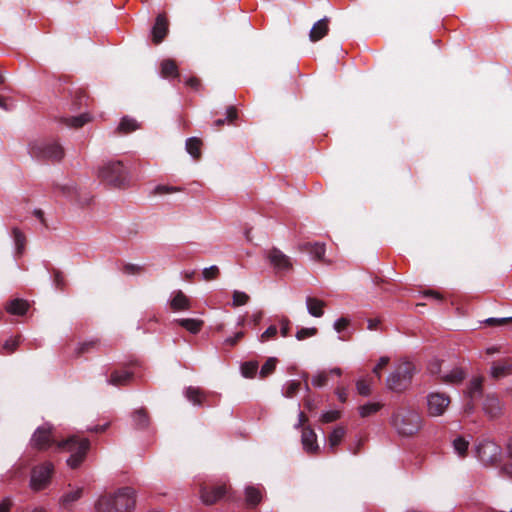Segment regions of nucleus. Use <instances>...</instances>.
Segmentation results:
<instances>
[{
	"label": "nucleus",
	"instance_id": "obj_1",
	"mask_svg": "<svg viewBox=\"0 0 512 512\" xmlns=\"http://www.w3.org/2000/svg\"><path fill=\"white\" fill-rule=\"evenodd\" d=\"M55 443L57 444L58 450L71 453L70 457L67 459V464L73 469L77 468L83 462L89 448L88 439H80L76 436H72L66 440L58 442L54 433V428L49 423H45L38 427L34 431L30 440L31 446L38 450H47Z\"/></svg>",
	"mask_w": 512,
	"mask_h": 512
},
{
	"label": "nucleus",
	"instance_id": "obj_2",
	"mask_svg": "<svg viewBox=\"0 0 512 512\" xmlns=\"http://www.w3.org/2000/svg\"><path fill=\"white\" fill-rule=\"evenodd\" d=\"M136 505V492L130 487L100 496L95 502L96 512H131Z\"/></svg>",
	"mask_w": 512,
	"mask_h": 512
},
{
	"label": "nucleus",
	"instance_id": "obj_3",
	"mask_svg": "<svg viewBox=\"0 0 512 512\" xmlns=\"http://www.w3.org/2000/svg\"><path fill=\"white\" fill-rule=\"evenodd\" d=\"M391 426L398 435L412 437L423 427V418L414 408L403 406L397 408L391 416Z\"/></svg>",
	"mask_w": 512,
	"mask_h": 512
},
{
	"label": "nucleus",
	"instance_id": "obj_4",
	"mask_svg": "<svg viewBox=\"0 0 512 512\" xmlns=\"http://www.w3.org/2000/svg\"><path fill=\"white\" fill-rule=\"evenodd\" d=\"M98 176L114 187H125L130 183L129 172L121 161L103 164L98 170Z\"/></svg>",
	"mask_w": 512,
	"mask_h": 512
},
{
	"label": "nucleus",
	"instance_id": "obj_5",
	"mask_svg": "<svg viewBox=\"0 0 512 512\" xmlns=\"http://www.w3.org/2000/svg\"><path fill=\"white\" fill-rule=\"evenodd\" d=\"M501 447L490 439H482L475 446L478 460L486 467L494 466L501 458Z\"/></svg>",
	"mask_w": 512,
	"mask_h": 512
},
{
	"label": "nucleus",
	"instance_id": "obj_6",
	"mask_svg": "<svg viewBox=\"0 0 512 512\" xmlns=\"http://www.w3.org/2000/svg\"><path fill=\"white\" fill-rule=\"evenodd\" d=\"M29 153L37 159L61 160L64 150L58 143L34 141L29 144Z\"/></svg>",
	"mask_w": 512,
	"mask_h": 512
},
{
	"label": "nucleus",
	"instance_id": "obj_7",
	"mask_svg": "<svg viewBox=\"0 0 512 512\" xmlns=\"http://www.w3.org/2000/svg\"><path fill=\"white\" fill-rule=\"evenodd\" d=\"M450 397L443 392H431L426 397L427 414L430 417H440L450 406Z\"/></svg>",
	"mask_w": 512,
	"mask_h": 512
},
{
	"label": "nucleus",
	"instance_id": "obj_8",
	"mask_svg": "<svg viewBox=\"0 0 512 512\" xmlns=\"http://www.w3.org/2000/svg\"><path fill=\"white\" fill-rule=\"evenodd\" d=\"M413 371L414 367L410 363H403L399 365L396 371L387 377L388 388L394 391L404 389L410 381Z\"/></svg>",
	"mask_w": 512,
	"mask_h": 512
},
{
	"label": "nucleus",
	"instance_id": "obj_9",
	"mask_svg": "<svg viewBox=\"0 0 512 512\" xmlns=\"http://www.w3.org/2000/svg\"><path fill=\"white\" fill-rule=\"evenodd\" d=\"M54 467L50 462H45L33 468L30 479V487L34 491L45 489L51 479Z\"/></svg>",
	"mask_w": 512,
	"mask_h": 512
},
{
	"label": "nucleus",
	"instance_id": "obj_10",
	"mask_svg": "<svg viewBox=\"0 0 512 512\" xmlns=\"http://www.w3.org/2000/svg\"><path fill=\"white\" fill-rule=\"evenodd\" d=\"M265 257L276 271H290L293 268L292 259L276 247L266 250Z\"/></svg>",
	"mask_w": 512,
	"mask_h": 512
},
{
	"label": "nucleus",
	"instance_id": "obj_11",
	"mask_svg": "<svg viewBox=\"0 0 512 512\" xmlns=\"http://www.w3.org/2000/svg\"><path fill=\"white\" fill-rule=\"evenodd\" d=\"M227 493L226 485H218L215 487H202L200 497L204 504L212 505L221 499Z\"/></svg>",
	"mask_w": 512,
	"mask_h": 512
},
{
	"label": "nucleus",
	"instance_id": "obj_12",
	"mask_svg": "<svg viewBox=\"0 0 512 512\" xmlns=\"http://www.w3.org/2000/svg\"><path fill=\"white\" fill-rule=\"evenodd\" d=\"M512 374V359L505 358L495 361L490 367V376L494 379H500Z\"/></svg>",
	"mask_w": 512,
	"mask_h": 512
},
{
	"label": "nucleus",
	"instance_id": "obj_13",
	"mask_svg": "<svg viewBox=\"0 0 512 512\" xmlns=\"http://www.w3.org/2000/svg\"><path fill=\"white\" fill-rule=\"evenodd\" d=\"M301 442L304 450L310 454L319 452V445L317 443V435L310 427H305L302 431Z\"/></svg>",
	"mask_w": 512,
	"mask_h": 512
},
{
	"label": "nucleus",
	"instance_id": "obj_14",
	"mask_svg": "<svg viewBox=\"0 0 512 512\" xmlns=\"http://www.w3.org/2000/svg\"><path fill=\"white\" fill-rule=\"evenodd\" d=\"M298 250L301 252H309L314 260L317 261H324L325 258V252H326V245L322 242H306L302 243L298 246Z\"/></svg>",
	"mask_w": 512,
	"mask_h": 512
},
{
	"label": "nucleus",
	"instance_id": "obj_15",
	"mask_svg": "<svg viewBox=\"0 0 512 512\" xmlns=\"http://www.w3.org/2000/svg\"><path fill=\"white\" fill-rule=\"evenodd\" d=\"M168 33V20L162 14L158 15L152 28V40L155 44L163 41Z\"/></svg>",
	"mask_w": 512,
	"mask_h": 512
},
{
	"label": "nucleus",
	"instance_id": "obj_16",
	"mask_svg": "<svg viewBox=\"0 0 512 512\" xmlns=\"http://www.w3.org/2000/svg\"><path fill=\"white\" fill-rule=\"evenodd\" d=\"M170 307L173 311H185L191 308V301L181 290L174 291L171 295Z\"/></svg>",
	"mask_w": 512,
	"mask_h": 512
},
{
	"label": "nucleus",
	"instance_id": "obj_17",
	"mask_svg": "<svg viewBox=\"0 0 512 512\" xmlns=\"http://www.w3.org/2000/svg\"><path fill=\"white\" fill-rule=\"evenodd\" d=\"M483 409L489 417L495 418L501 415L502 404L496 396L488 395L485 399Z\"/></svg>",
	"mask_w": 512,
	"mask_h": 512
},
{
	"label": "nucleus",
	"instance_id": "obj_18",
	"mask_svg": "<svg viewBox=\"0 0 512 512\" xmlns=\"http://www.w3.org/2000/svg\"><path fill=\"white\" fill-rule=\"evenodd\" d=\"M329 30L328 19L323 18L317 21L310 30L309 38L312 42L322 39Z\"/></svg>",
	"mask_w": 512,
	"mask_h": 512
},
{
	"label": "nucleus",
	"instance_id": "obj_19",
	"mask_svg": "<svg viewBox=\"0 0 512 512\" xmlns=\"http://www.w3.org/2000/svg\"><path fill=\"white\" fill-rule=\"evenodd\" d=\"M306 307L311 316L319 318L324 314L325 302L315 297H307Z\"/></svg>",
	"mask_w": 512,
	"mask_h": 512
},
{
	"label": "nucleus",
	"instance_id": "obj_20",
	"mask_svg": "<svg viewBox=\"0 0 512 512\" xmlns=\"http://www.w3.org/2000/svg\"><path fill=\"white\" fill-rule=\"evenodd\" d=\"M465 372L460 367H454L450 371H444L441 380L448 384H458L465 378Z\"/></svg>",
	"mask_w": 512,
	"mask_h": 512
},
{
	"label": "nucleus",
	"instance_id": "obj_21",
	"mask_svg": "<svg viewBox=\"0 0 512 512\" xmlns=\"http://www.w3.org/2000/svg\"><path fill=\"white\" fill-rule=\"evenodd\" d=\"M160 75L163 78H177L179 72L175 61L172 59H164L160 63Z\"/></svg>",
	"mask_w": 512,
	"mask_h": 512
},
{
	"label": "nucleus",
	"instance_id": "obj_22",
	"mask_svg": "<svg viewBox=\"0 0 512 512\" xmlns=\"http://www.w3.org/2000/svg\"><path fill=\"white\" fill-rule=\"evenodd\" d=\"M346 435V429L343 426H337L328 436V448L334 452Z\"/></svg>",
	"mask_w": 512,
	"mask_h": 512
},
{
	"label": "nucleus",
	"instance_id": "obj_23",
	"mask_svg": "<svg viewBox=\"0 0 512 512\" xmlns=\"http://www.w3.org/2000/svg\"><path fill=\"white\" fill-rule=\"evenodd\" d=\"M178 325L185 328L192 334H197L202 329L204 322L194 318H182L175 321Z\"/></svg>",
	"mask_w": 512,
	"mask_h": 512
},
{
	"label": "nucleus",
	"instance_id": "obj_24",
	"mask_svg": "<svg viewBox=\"0 0 512 512\" xmlns=\"http://www.w3.org/2000/svg\"><path fill=\"white\" fill-rule=\"evenodd\" d=\"M28 307L29 304L27 301L23 299H14L7 304L6 310L13 315H24L27 312Z\"/></svg>",
	"mask_w": 512,
	"mask_h": 512
},
{
	"label": "nucleus",
	"instance_id": "obj_25",
	"mask_svg": "<svg viewBox=\"0 0 512 512\" xmlns=\"http://www.w3.org/2000/svg\"><path fill=\"white\" fill-rule=\"evenodd\" d=\"M131 379L132 373L129 371H114L111 374L108 383L114 386H122L128 384Z\"/></svg>",
	"mask_w": 512,
	"mask_h": 512
},
{
	"label": "nucleus",
	"instance_id": "obj_26",
	"mask_svg": "<svg viewBox=\"0 0 512 512\" xmlns=\"http://www.w3.org/2000/svg\"><path fill=\"white\" fill-rule=\"evenodd\" d=\"M262 494L259 488L247 486L245 489V500L247 505L256 506L261 502Z\"/></svg>",
	"mask_w": 512,
	"mask_h": 512
},
{
	"label": "nucleus",
	"instance_id": "obj_27",
	"mask_svg": "<svg viewBox=\"0 0 512 512\" xmlns=\"http://www.w3.org/2000/svg\"><path fill=\"white\" fill-rule=\"evenodd\" d=\"M139 128L140 124L135 119L126 116L121 119L117 130L121 134H127Z\"/></svg>",
	"mask_w": 512,
	"mask_h": 512
},
{
	"label": "nucleus",
	"instance_id": "obj_28",
	"mask_svg": "<svg viewBox=\"0 0 512 512\" xmlns=\"http://www.w3.org/2000/svg\"><path fill=\"white\" fill-rule=\"evenodd\" d=\"M482 382L483 379L481 377H475L469 382L466 394L471 401L481 395Z\"/></svg>",
	"mask_w": 512,
	"mask_h": 512
},
{
	"label": "nucleus",
	"instance_id": "obj_29",
	"mask_svg": "<svg viewBox=\"0 0 512 512\" xmlns=\"http://www.w3.org/2000/svg\"><path fill=\"white\" fill-rule=\"evenodd\" d=\"M185 396L194 405H202V403L205 399L204 393L199 388L192 387V386L188 387L185 390Z\"/></svg>",
	"mask_w": 512,
	"mask_h": 512
},
{
	"label": "nucleus",
	"instance_id": "obj_30",
	"mask_svg": "<svg viewBox=\"0 0 512 512\" xmlns=\"http://www.w3.org/2000/svg\"><path fill=\"white\" fill-rule=\"evenodd\" d=\"M382 406L383 405L380 402H368L359 406L358 412L361 417L365 418L377 413L382 408Z\"/></svg>",
	"mask_w": 512,
	"mask_h": 512
},
{
	"label": "nucleus",
	"instance_id": "obj_31",
	"mask_svg": "<svg viewBox=\"0 0 512 512\" xmlns=\"http://www.w3.org/2000/svg\"><path fill=\"white\" fill-rule=\"evenodd\" d=\"M12 236L14 239L16 254L22 255L24 252V249H25V244H26L25 235L18 228H14L12 230Z\"/></svg>",
	"mask_w": 512,
	"mask_h": 512
},
{
	"label": "nucleus",
	"instance_id": "obj_32",
	"mask_svg": "<svg viewBox=\"0 0 512 512\" xmlns=\"http://www.w3.org/2000/svg\"><path fill=\"white\" fill-rule=\"evenodd\" d=\"M202 142L200 139L192 137L186 141V150L193 158H199Z\"/></svg>",
	"mask_w": 512,
	"mask_h": 512
},
{
	"label": "nucleus",
	"instance_id": "obj_33",
	"mask_svg": "<svg viewBox=\"0 0 512 512\" xmlns=\"http://www.w3.org/2000/svg\"><path fill=\"white\" fill-rule=\"evenodd\" d=\"M468 447L469 442L463 437H457L453 441V448L460 457H464L466 455Z\"/></svg>",
	"mask_w": 512,
	"mask_h": 512
},
{
	"label": "nucleus",
	"instance_id": "obj_34",
	"mask_svg": "<svg viewBox=\"0 0 512 512\" xmlns=\"http://www.w3.org/2000/svg\"><path fill=\"white\" fill-rule=\"evenodd\" d=\"M300 389V381L290 380L283 387V395L287 398L293 397Z\"/></svg>",
	"mask_w": 512,
	"mask_h": 512
},
{
	"label": "nucleus",
	"instance_id": "obj_35",
	"mask_svg": "<svg viewBox=\"0 0 512 512\" xmlns=\"http://www.w3.org/2000/svg\"><path fill=\"white\" fill-rule=\"evenodd\" d=\"M82 493H83V489L82 488H80V487L75 488V489L65 493L61 497V501H62L63 504L72 503V502L78 500L79 498H81Z\"/></svg>",
	"mask_w": 512,
	"mask_h": 512
},
{
	"label": "nucleus",
	"instance_id": "obj_36",
	"mask_svg": "<svg viewBox=\"0 0 512 512\" xmlns=\"http://www.w3.org/2000/svg\"><path fill=\"white\" fill-rule=\"evenodd\" d=\"M90 121V116L88 114H81L76 117H72L68 119L67 125L71 127H82L84 124L88 123Z\"/></svg>",
	"mask_w": 512,
	"mask_h": 512
},
{
	"label": "nucleus",
	"instance_id": "obj_37",
	"mask_svg": "<svg viewBox=\"0 0 512 512\" xmlns=\"http://www.w3.org/2000/svg\"><path fill=\"white\" fill-rule=\"evenodd\" d=\"M249 299L250 297L245 292L235 290L233 292L232 304L235 307L245 305Z\"/></svg>",
	"mask_w": 512,
	"mask_h": 512
},
{
	"label": "nucleus",
	"instance_id": "obj_38",
	"mask_svg": "<svg viewBox=\"0 0 512 512\" xmlns=\"http://www.w3.org/2000/svg\"><path fill=\"white\" fill-rule=\"evenodd\" d=\"M276 363H277V359L276 358H269L265 363L264 365L261 367V370H260V376L262 378H265L266 376H268L269 374H271L274 370H275V367H276Z\"/></svg>",
	"mask_w": 512,
	"mask_h": 512
},
{
	"label": "nucleus",
	"instance_id": "obj_39",
	"mask_svg": "<svg viewBox=\"0 0 512 512\" xmlns=\"http://www.w3.org/2000/svg\"><path fill=\"white\" fill-rule=\"evenodd\" d=\"M357 392L362 396H369L372 392L371 384L366 379H359L356 382Z\"/></svg>",
	"mask_w": 512,
	"mask_h": 512
},
{
	"label": "nucleus",
	"instance_id": "obj_40",
	"mask_svg": "<svg viewBox=\"0 0 512 512\" xmlns=\"http://www.w3.org/2000/svg\"><path fill=\"white\" fill-rule=\"evenodd\" d=\"M317 332H318V330L315 327L301 328L300 330H298L296 332L295 337L298 341H303L307 338L315 336L317 334Z\"/></svg>",
	"mask_w": 512,
	"mask_h": 512
},
{
	"label": "nucleus",
	"instance_id": "obj_41",
	"mask_svg": "<svg viewBox=\"0 0 512 512\" xmlns=\"http://www.w3.org/2000/svg\"><path fill=\"white\" fill-rule=\"evenodd\" d=\"M219 274L220 270L216 265L204 268L202 271V277L205 281L216 279L219 276Z\"/></svg>",
	"mask_w": 512,
	"mask_h": 512
},
{
	"label": "nucleus",
	"instance_id": "obj_42",
	"mask_svg": "<svg viewBox=\"0 0 512 512\" xmlns=\"http://www.w3.org/2000/svg\"><path fill=\"white\" fill-rule=\"evenodd\" d=\"M133 419L138 427H146L148 424V416L142 409L135 411Z\"/></svg>",
	"mask_w": 512,
	"mask_h": 512
},
{
	"label": "nucleus",
	"instance_id": "obj_43",
	"mask_svg": "<svg viewBox=\"0 0 512 512\" xmlns=\"http://www.w3.org/2000/svg\"><path fill=\"white\" fill-rule=\"evenodd\" d=\"M340 417H341L340 411L331 410V411H326V412L322 413V415L320 417V421L323 423H330V422H334V421L340 419Z\"/></svg>",
	"mask_w": 512,
	"mask_h": 512
},
{
	"label": "nucleus",
	"instance_id": "obj_44",
	"mask_svg": "<svg viewBox=\"0 0 512 512\" xmlns=\"http://www.w3.org/2000/svg\"><path fill=\"white\" fill-rule=\"evenodd\" d=\"M327 382H328V377H327V373L325 371L317 373L316 375H314L312 377V380H311L312 385L315 387H318V388L325 386L327 384Z\"/></svg>",
	"mask_w": 512,
	"mask_h": 512
},
{
	"label": "nucleus",
	"instance_id": "obj_45",
	"mask_svg": "<svg viewBox=\"0 0 512 512\" xmlns=\"http://www.w3.org/2000/svg\"><path fill=\"white\" fill-rule=\"evenodd\" d=\"M278 329L275 325L269 326L259 337V341L264 343L269 341L270 339L275 338L277 335Z\"/></svg>",
	"mask_w": 512,
	"mask_h": 512
},
{
	"label": "nucleus",
	"instance_id": "obj_46",
	"mask_svg": "<svg viewBox=\"0 0 512 512\" xmlns=\"http://www.w3.org/2000/svg\"><path fill=\"white\" fill-rule=\"evenodd\" d=\"M258 369L257 362H248L242 366V373L245 377H253Z\"/></svg>",
	"mask_w": 512,
	"mask_h": 512
},
{
	"label": "nucleus",
	"instance_id": "obj_47",
	"mask_svg": "<svg viewBox=\"0 0 512 512\" xmlns=\"http://www.w3.org/2000/svg\"><path fill=\"white\" fill-rule=\"evenodd\" d=\"M441 365L442 363L440 360L433 359L428 364V370L431 374L439 375L441 377V375L444 373V371H442Z\"/></svg>",
	"mask_w": 512,
	"mask_h": 512
},
{
	"label": "nucleus",
	"instance_id": "obj_48",
	"mask_svg": "<svg viewBox=\"0 0 512 512\" xmlns=\"http://www.w3.org/2000/svg\"><path fill=\"white\" fill-rule=\"evenodd\" d=\"M19 342V337H12L5 341L3 349L6 351L7 354H10L16 350V348L19 345Z\"/></svg>",
	"mask_w": 512,
	"mask_h": 512
},
{
	"label": "nucleus",
	"instance_id": "obj_49",
	"mask_svg": "<svg viewBox=\"0 0 512 512\" xmlns=\"http://www.w3.org/2000/svg\"><path fill=\"white\" fill-rule=\"evenodd\" d=\"M350 320L345 317H341L334 322V329L337 332H341L348 327Z\"/></svg>",
	"mask_w": 512,
	"mask_h": 512
},
{
	"label": "nucleus",
	"instance_id": "obj_50",
	"mask_svg": "<svg viewBox=\"0 0 512 512\" xmlns=\"http://www.w3.org/2000/svg\"><path fill=\"white\" fill-rule=\"evenodd\" d=\"M390 359L387 356H382L376 366L373 369V372L380 378V370L384 368L388 363Z\"/></svg>",
	"mask_w": 512,
	"mask_h": 512
},
{
	"label": "nucleus",
	"instance_id": "obj_51",
	"mask_svg": "<svg viewBox=\"0 0 512 512\" xmlns=\"http://www.w3.org/2000/svg\"><path fill=\"white\" fill-rule=\"evenodd\" d=\"M155 191L158 194H167V193L178 192V191H180V188L166 186V185H160V186L156 187Z\"/></svg>",
	"mask_w": 512,
	"mask_h": 512
},
{
	"label": "nucleus",
	"instance_id": "obj_52",
	"mask_svg": "<svg viewBox=\"0 0 512 512\" xmlns=\"http://www.w3.org/2000/svg\"><path fill=\"white\" fill-rule=\"evenodd\" d=\"M280 324H281V329H280L281 335L283 337H287L288 334H289V330H290V321H289V319L286 318V317H283L280 320Z\"/></svg>",
	"mask_w": 512,
	"mask_h": 512
},
{
	"label": "nucleus",
	"instance_id": "obj_53",
	"mask_svg": "<svg viewBox=\"0 0 512 512\" xmlns=\"http://www.w3.org/2000/svg\"><path fill=\"white\" fill-rule=\"evenodd\" d=\"M512 321V317H504V318H488L486 323L489 325H503Z\"/></svg>",
	"mask_w": 512,
	"mask_h": 512
},
{
	"label": "nucleus",
	"instance_id": "obj_54",
	"mask_svg": "<svg viewBox=\"0 0 512 512\" xmlns=\"http://www.w3.org/2000/svg\"><path fill=\"white\" fill-rule=\"evenodd\" d=\"M500 474L512 480V463H506L500 468Z\"/></svg>",
	"mask_w": 512,
	"mask_h": 512
},
{
	"label": "nucleus",
	"instance_id": "obj_55",
	"mask_svg": "<svg viewBox=\"0 0 512 512\" xmlns=\"http://www.w3.org/2000/svg\"><path fill=\"white\" fill-rule=\"evenodd\" d=\"M335 394L337 395L338 399L344 403L347 400V389L344 386H338L335 390Z\"/></svg>",
	"mask_w": 512,
	"mask_h": 512
},
{
	"label": "nucleus",
	"instance_id": "obj_56",
	"mask_svg": "<svg viewBox=\"0 0 512 512\" xmlns=\"http://www.w3.org/2000/svg\"><path fill=\"white\" fill-rule=\"evenodd\" d=\"M237 118V109L234 106H229L226 110V119L228 122H233Z\"/></svg>",
	"mask_w": 512,
	"mask_h": 512
},
{
	"label": "nucleus",
	"instance_id": "obj_57",
	"mask_svg": "<svg viewBox=\"0 0 512 512\" xmlns=\"http://www.w3.org/2000/svg\"><path fill=\"white\" fill-rule=\"evenodd\" d=\"M243 337V332L236 333L233 337L225 339V344L233 346Z\"/></svg>",
	"mask_w": 512,
	"mask_h": 512
},
{
	"label": "nucleus",
	"instance_id": "obj_58",
	"mask_svg": "<svg viewBox=\"0 0 512 512\" xmlns=\"http://www.w3.org/2000/svg\"><path fill=\"white\" fill-rule=\"evenodd\" d=\"M12 506V501L9 498H5L0 503V512H9Z\"/></svg>",
	"mask_w": 512,
	"mask_h": 512
},
{
	"label": "nucleus",
	"instance_id": "obj_59",
	"mask_svg": "<svg viewBox=\"0 0 512 512\" xmlns=\"http://www.w3.org/2000/svg\"><path fill=\"white\" fill-rule=\"evenodd\" d=\"M186 84L190 86L191 88L198 89L200 86V82L197 78L191 77L186 81Z\"/></svg>",
	"mask_w": 512,
	"mask_h": 512
},
{
	"label": "nucleus",
	"instance_id": "obj_60",
	"mask_svg": "<svg viewBox=\"0 0 512 512\" xmlns=\"http://www.w3.org/2000/svg\"><path fill=\"white\" fill-rule=\"evenodd\" d=\"M505 450L507 457L512 459V436L507 440L505 444Z\"/></svg>",
	"mask_w": 512,
	"mask_h": 512
},
{
	"label": "nucleus",
	"instance_id": "obj_61",
	"mask_svg": "<svg viewBox=\"0 0 512 512\" xmlns=\"http://www.w3.org/2000/svg\"><path fill=\"white\" fill-rule=\"evenodd\" d=\"M307 421V418L303 412H300L298 415V422L295 424V428H300Z\"/></svg>",
	"mask_w": 512,
	"mask_h": 512
},
{
	"label": "nucleus",
	"instance_id": "obj_62",
	"mask_svg": "<svg viewBox=\"0 0 512 512\" xmlns=\"http://www.w3.org/2000/svg\"><path fill=\"white\" fill-rule=\"evenodd\" d=\"M379 324H380V320L379 319H369L368 320L367 328L369 330H375V329H377Z\"/></svg>",
	"mask_w": 512,
	"mask_h": 512
},
{
	"label": "nucleus",
	"instance_id": "obj_63",
	"mask_svg": "<svg viewBox=\"0 0 512 512\" xmlns=\"http://www.w3.org/2000/svg\"><path fill=\"white\" fill-rule=\"evenodd\" d=\"M54 281L56 283L57 286H61L62 283H63V276L60 272H56L54 274Z\"/></svg>",
	"mask_w": 512,
	"mask_h": 512
},
{
	"label": "nucleus",
	"instance_id": "obj_64",
	"mask_svg": "<svg viewBox=\"0 0 512 512\" xmlns=\"http://www.w3.org/2000/svg\"><path fill=\"white\" fill-rule=\"evenodd\" d=\"M500 352V347H497V346H492V347H489L486 349V353L491 355V354H494V353H499Z\"/></svg>",
	"mask_w": 512,
	"mask_h": 512
}]
</instances>
